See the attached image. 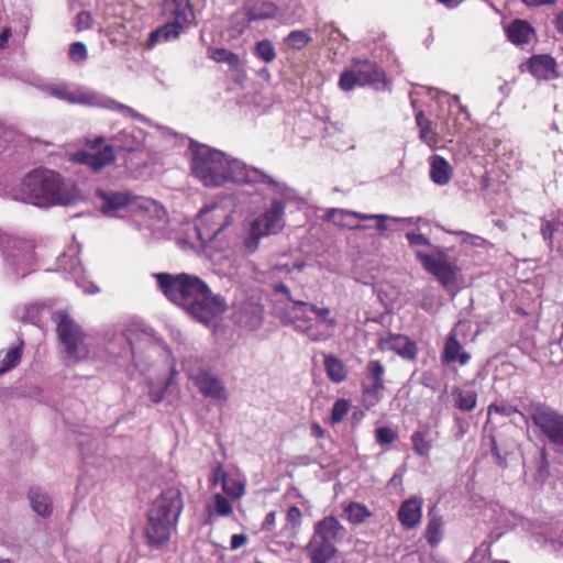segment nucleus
<instances>
[{
    "label": "nucleus",
    "mask_w": 563,
    "mask_h": 563,
    "mask_svg": "<svg viewBox=\"0 0 563 563\" xmlns=\"http://www.w3.org/2000/svg\"><path fill=\"white\" fill-rule=\"evenodd\" d=\"M154 277L168 300L205 325H213L228 309L224 297L212 294L207 283L198 276L186 273H157Z\"/></svg>",
    "instance_id": "1"
},
{
    "label": "nucleus",
    "mask_w": 563,
    "mask_h": 563,
    "mask_svg": "<svg viewBox=\"0 0 563 563\" xmlns=\"http://www.w3.org/2000/svg\"><path fill=\"white\" fill-rule=\"evenodd\" d=\"M2 196L43 209L56 206L69 207L76 205L81 198L73 179L45 167L32 169L18 185L5 186L2 189Z\"/></svg>",
    "instance_id": "2"
},
{
    "label": "nucleus",
    "mask_w": 563,
    "mask_h": 563,
    "mask_svg": "<svg viewBox=\"0 0 563 563\" xmlns=\"http://www.w3.org/2000/svg\"><path fill=\"white\" fill-rule=\"evenodd\" d=\"M190 169L205 187L218 188L228 183L253 185L265 179L263 170L209 145L190 140Z\"/></svg>",
    "instance_id": "3"
},
{
    "label": "nucleus",
    "mask_w": 563,
    "mask_h": 563,
    "mask_svg": "<svg viewBox=\"0 0 563 563\" xmlns=\"http://www.w3.org/2000/svg\"><path fill=\"white\" fill-rule=\"evenodd\" d=\"M96 199L103 216L130 218L132 225L139 231L152 232L155 228L154 222L165 217V210L158 202L126 190L98 188Z\"/></svg>",
    "instance_id": "4"
},
{
    "label": "nucleus",
    "mask_w": 563,
    "mask_h": 563,
    "mask_svg": "<svg viewBox=\"0 0 563 563\" xmlns=\"http://www.w3.org/2000/svg\"><path fill=\"white\" fill-rule=\"evenodd\" d=\"M265 179L258 180L252 186H267L274 195L271 203L264 211L256 216L249 224L246 235L243 239V251L253 254L257 251L263 238L279 233L286 224L285 209L287 203L297 199V194L286 184L275 180L263 172Z\"/></svg>",
    "instance_id": "5"
},
{
    "label": "nucleus",
    "mask_w": 563,
    "mask_h": 563,
    "mask_svg": "<svg viewBox=\"0 0 563 563\" xmlns=\"http://www.w3.org/2000/svg\"><path fill=\"white\" fill-rule=\"evenodd\" d=\"M485 511V516L499 530L497 537L509 529L521 527L540 548L558 556H563V519L550 522L530 520L498 503L489 504Z\"/></svg>",
    "instance_id": "6"
},
{
    "label": "nucleus",
    "mask_w": 563,
    "mask_h": 563,
    "mask_svg": "<svg viewBox=\"0 0 563 563\" xmlns=\"http://www.w3.org/2000/svg\"><path fill=\"white\" fill-rule=\"evenodd\" d=\"M274 295H282L291 303L289 313L291 324L297 333H300L311 342L323 343L334 335L338 321L331 316L328 307H318L306 300L295 299L290 289L284 283H273Z\"/></svg>",
    "instance_id": "7"
},
{
    "label": "nucleus",
    "mask_w": 563,
    "mask_h": 563,
    "mask_svg": "<svg viewBox=\"0 0 563 563\" xmlns=\"http://www.w3.org/2000/svg\"><path fill=\"white\" fill-rule=\"evenodd\" d=\"M183 509L184 500L177 487L166 488L155 498L148 509L144 528L145 541L150 548L159 550L169 542Z\"/></svg>",
    "instance_id": "8"
},
{
    "label": "nucleus",
    "mask_w": 563,
    "mask_h": 563,
    "mask_svg": "<svg viewBox=\"0 0 563 563\" xmlns=\"http://www.w3.org/2000/svg\"><path fill=\"white\" fill-rule=\"evenodd\" d=\"M40 89L45 95L65 101L69 104H81L107 109L119 113L125 119H133L148 126L161 129L158 124L154 123L150 118L141 114L130 106L121 103L104 93L86 87L71 89V86L67 82H46L42 84Z\"/></svg>",
    "instance_id": "9"
},
{
    "label": "nucleus",
    "mask_w": 563,
    "mask_h": 563,
    "mask_svg": "<svg viewBox=\"0 0 563 563\" xmlns=\"http://www.w3.org/2000/svg\"><path fill=\"white\" fill-rule=\"evenodd\" d=\"M52 314L53 321L56 323L57 334L65 347L67 361L75 364L89 354L84 341V333L80 327L63 310L51 312L49 308L40 302L25 306L22 321L35 325H40L47 314Z\"/></svg>",
    "instance_id": "10"
},
{
    "label": "nucleus",
    "mask_w": 563,
    "mask_h": 563,
    "mask_svg": "<svg viewBox=\"0 0 563 563\" xmlns=\"http://www.w3.org/2000/svg\"><path fill=\"white\" fill-rule=\"evenodd\" d=\"M33 244L30 241L0 232V252L5 274L22 278L35 269Z\"/></svg>",
    "instance_id": "11"
},
{
    "label": "nucleus",
    "mask_w": 563,
    "mask_h": 563,
    "mask_svg": "<svg viewBox=\"0 0 563 563\" xmlns=\"http://www.w3.org/2000/svg\"><path fill=\"white\" fill-rule=\"evenodd\" d=\"M233 210L222 202L205 205L196 218V231L201 243L214 240L225 228L232 223Z\"/></svg>",
    "instance_id": "12"
},
{
    "label": "nucleus",
    "mask_w": 563,
    "mask_h": 563,
    "mask_svg": "<svg viewBox=\"0 0 563 563\" xmlns=\"http://www.w3.org/2000/svg\"><path fill=\"white\" fill-rule=\"evenodd\" d=\"M385 74L376 63L354 58L351 66L341 73L339 87L344 91H351L356 86H376L383 82Z\"/></svg>",
    "instance_id": "13"
},
{
    "label": "nucleus",
    "mask_w": 563,
    "mask_h": 563,
    "mask_svg": "<svg viewBox=\"0 0 563 563\" xmlns=\"http://www.w3.org/2000/svg\"><path fill=\"white\" fill-rule=\"evenodd\" d=\"M532 422L558 451L563 452V415L544 404L532 407Z\"/></svg>",
    "instance_id": "14"
},
{
    "label": "nucleus",
    "mask_w": 563,
    "mask_h": 563,
    "mask_svg": "<svg viewBox=\"0 0 563 563\" xmlns=\"http://www.w3.org/2000/svg\"><path fill=\"white\" fill-rule=\"evenodd\" d=\"M80 252L79 243L74 239L73 242L56 260V271L64 272L66 278H71L76 285L86 294H95L98 288L85 277V269L78 260Z\"/></svg>",
    "instance_id": "15"
},
{
    "label": "nucleus",
    "mask_w": 563,
    "mask_h": 563,
    "mask_svg": "<svg viewBox=\"0 0 563 563\" xmlns=\"http://www.w3.org/2000/svg\"><path fill=\"white\" fill-rule=\"evenodd\" d=\"M188 378L198 388L205 398L214 399L221 402L228 400L227 388L223 380L210 369L191 366L189 362L185 365Z\"/></svg>",
    "instance_id": "16"
},
{
    "label": "nucleus",
    "mask_w": 563,
    "mask_h": 563,
    "mask_svg": "<svg viewBox=\"0 0 563 563\" xmlns=\"http://www.w3.org/2000/svg\"><path fill=\"white\" fill-rule=\"evenodd\" d=\"M415 255L423 268L433 275L444 287L455 282L456 266L449 263L442 256H433L418 250L415 252Z\"/></svg>",
    "instance_id": "17"
},
{
    "label": "nucleus",
    "mask_w": 563,
    "mask_h": 563,
    "mask_svg": "<svg viewBox=\"0 0 563 563\" xmlns=\"http://www.w3.org/2000/svg\"><path fill=\"white\" fill-rule=\"evenodd\" d=\"M385 367L380 361L372 360L365 367V378L361 383V389L365 397L371 399V405L374 406L380 400V391L384 386Z\"/></svg>",
    "instance_id": "18"
},
{
    "label": "nucleus",
    "mask_w": 563,
    "mask_h": 563,
    "mask_svg": "<svg viewBox=\"0 0 563 563\" xmlns=\"http://www.w3.org/2000/svg\"><path fill=\"white\" fill-rule=\"evenodd\" d=\"M278 8L271 0H252L244 5V10L242 13V18L245 21L242 25L234 24V27L238 33H242L245 27L254 22L274 19L277 15ZM240 15H235L233 23Z\"/></svg>",
    "instance_id": "19"
},
{
    "label": "nucleus",
    "mask_w": 563,
    "mask_h": 563,
    "mask_svg": "<svg viewBox=\"0 0 563 563\" xmlns=\"http://www.w3.org/2000/svg\"><path fill=\"white\" fill-rule=\"evenodd\" d=\"M382 351H390L407 361H413L418 354L417 343L404 334L389 333L378 340Z\"/></svg>",
    "instance_id": "20"
},
{
    "label": "nucleus",
    "mask_w": 563,
    "mask_h": 563,
    "mask_svg": "<svg viewBox=\"0 0 563 563\" xmlns=\"http://www.w3.org/2000/svg\"><path fill=\"white\" fill-rule=\"evenodd\" d=\"M113 150L123 151L128 153L140 152L145 142V132L141 129L130 126L120 130L118 133L110 137Z\"/></svg>",
    "instance_id": "21"
},
{
    "label": "nucleus",
    "mask_w": 563,
    "mask_h": 563,
    "mask_svg": "<svg viewBox=\"0 0 563 563\" xmlns=\"http://www.w3.org/2000/svg\"><path fill=\"white\" fill-rule=\"evenodd\" d=\"M71 161L80 165H86L92 172L98 173L115 161V154L113 146H104L96 153L78 151L71 155Z\"/></svg>",
    "instance_id": "22"
},
{
    "label": "nucleus",
    "mask_w": 563,
    "mask_h": 563,
    "mask_svg": "<svg viewBox=\"0 0 563 563\" xmlns=\"http://www.w3.org/2000/svg\"><path fill=\"white\" fill-rule=\"evenodd\" d=\"M423 499L420 496H412L405 499L397 511V518L406 530L417 528L422 519Z\"/></svg>",
    "instance_id": "23"
},
{
    "label": "nucleus",
    "mask_w": 563,
    "mask_h": 563,
    "mask_svg": "<svg viewBox=\"0 0 563 563\" xmlns=\"http://www.w3.org/2000/svg\"><path fill=\"white\" fill-rule=\"evenodd\" d=\"M471 360V354L463 351L462 344L457 340V334L454 330L450 332L444 343L443 352L441 355L442 364L449 365L457 362L460 365H466Z\"/></svg>",
    "instance_id": "24"
},
{
    "label": "nucleus",
    "mask_w": 563,
    "mask_h": 563,
    "mask_svg": "<svg viewBox=\"0 0 563 563\" xmlns=\"http://www.w3.org/2000/svg\"><path fill=\"white\" fill-rule=\"evenodd\" d=\"M164 10L173 16L170 22H177L183 30L195 21L189 0H164Z\"/></svg>",
    "instance_id": "25"
},
{
    "label": "nucleus",
    "mask_w": 563,
    "mask_h": 563,
    "mask_svg": "<svg viewBox=\"0 0 563 563\" xmlns=\"http://www.w3.org/2000/svg\"><path fill=\"white\" fill-rule=\"evenodd\" d=\"M313 534L335 545L338 540L345 534V528L335 517L327 516L314 523Z\"/></svg>",
    "instance_id": "26"
},
{
    "label": "nucleus",
    "mask_w": 563,
    "mask_h": 563,
    "mask_svg": "<svg viewBox=\"0 0 563 563\" xmlns=\"http://www.w3.org/2000/svg\"><path fill=\"white\" fill-rule=\"evenodd\" d=\"M221 482V487L224 494L234 499H240L245 493V484L240 479L230 476L224 472L221 465H218L211 476V483L216 485Z\"/></svg>",
    "instance_id": "27"
},
{
    "label": "nucleus",
    "mask_w": 563,
    "mask_h": 563,
    "mask_svg": "<svg viewBox=\"0 0 563 563\" xmlns=\"http://www.w3.org/2000/svg\"><path fill=\"white\" fill-rule=\"evenodd\" d=\"M183 31L177 22H166L150 33L145 46L147 49H153L159 44L176 41Z\"/></svg>",
    "instance_id": "28"
},
{
    "label": "nucleus",
    "mask_w": 563,
    "mask_h": 563,
    "mask_svg": "<svg viewBox=\"0 0 563 563\" xmlns=\"http://www.w3.org/2000/svg\"><path fill=\"white\" fill-rule=\"evenodd\" d=\"M307 553L311 563H329L336 554V547L313 534L307 544Z\"/></svg>",
    "instance_id": "29"
},
{
    "label": "nucleus",
    "mask_w": 563,
    "mask_h": 563,
    "mask_svg": "<svg viewBox=\"0 0 563 563\" xmlns=\"http://www.w3.org/2000/svg\"><path fill=\"white\" fill-rule=\"evenodd\" d=\"M263 316L264 308L254 302L242 305L235 312L236 322L250 330H255L261 325Z\"/></svg>",
    "instance_id": "30"
},
{
    "label": "nucleus",
    "mask_w": 563,
    "mask_h": 563,
    "mask_svg": "<svg viewBox=\"0 0 563 563\" xmlns=\"http://www.w3.org/2000/svg\"><path fill=\"white\" fill-rule=\"evenodd\" d=\"M444 536V520L443 517L435 510L434 507L428 511V523L423 533L427 543L431 548H437Z\"/></svg>",
    "instance_id": "31"
},
{
    "label": "nucleus",
    "mask_w": 563,
    "mask_h": 563,
    "mask_svg": "<svg viewBox=\"0 0 563 563\" xmlns=\"http://www.w3.org/2000/svg\"><path fill=\"white\" fill-rule=\"evenodd\" d=\"M529 70L537 79L550 80L558 77L556 63L548 55H537L529 59Z\"/></svg>",
    "instance_id": "32"
},
{
    "label": "nucleus",
    "mask_w": 563,
    "mask_h": 563,
    "mask_svg": "<svg viewBox=\"0 0 563 563\" xmlns=\"http://www.w3.org/2000/svg\"><path fill=\"white\" fill-rule=\"evenodd\" d=\"M430 172L429 176L432 183L438 186H445L452 178V167L450 163L441 155H431L428 159Z\"/></svg>",
    "instance_id": "33"
},
{
    "label": "nucleus",
    "mask_w": 563,
    "mask_h": 563,
    "mask_svg": "<svg viewBox=\"0 0 563 563\" xmlns=\"http://www.w3.org/2000/svg\"><path fill=\"white\" fill-rule=\"evenodd\" d=\"M32 510L42 518H48L53 512L51 496L41 487H32L27 493Z\"/></svg>",
    "instance_id": "34"
},
{
    "label": "nucleus",
    "mask_w": 563,
    "mask_h": 563,
    "mask_svg": "<svg viewBox=\"0 0 563 563\" xmlns=\"http://www.w3.org/2000/svg\"><path fill=\"white\" fill-rule=\"evenodd\" d=\"M505 31L508 40L516 45L529 43L533 34L530 23L520 19L514 20Z\"/></svg>",
    "instance_id": "35"
},
{
    "label": "nucleus",
    "mask_w": 563,
    "mask_h": 563,
    "mask_svg": "<svg viewBox=\"0 0 563 563\" xmlns=\"http://www.w3.org/2000/svg\"><path fill=\"white\" fill-rule=\"evenodd\" d=\"M207 523H212L216 517H229L233 514L231 503L221 494H214L207 505Z\"/></svg>",
    "instance_id": "36"
},
{
    "label": "nucleus",
    "mask_w": 563,
    "mask_h": 563,
    "mask_svg": "<svg viewBox=\"0 0 563 563\" xmlns=\"http://www.w3.org/2000/svg\"><path fill=\"white\" fill-rule=\"evenodd\" d=\"M109 351L112 355L119 357L134 356V345L130 332L115 333L113 341L110 342Z\"/></svg>",
    "instance_id": "37"
},
{
    "label": "nucleus",
    "mask_w": 563,
    "mask_h": 563,
    "mask_svg": "<svg viewBox=\"0 0 563 563\" xmlns=\"http://www.w3.org/2000/svg\"><path fill=\"white\" fill-rule=\"evenodd\" d=\"M412 450L420 457H429L430 452L433 448V442L430 438L429 429L416 430L410 435Z\"/></svg>",
    "instance_id": "38"
},
{
    "label": "nucleus",
    "mask_w": 563,
    "mask_h": 563,
    "mask_svg": "<svg viewBox=\"0 0 563 563\" xmlns=\"http://www.w3.org/2000/svg\"><path fill=\"white\" fill-rule=\"evenodd\" d=\"M324 369L329 379L333 383H342L346 379L347 371L344 363L334 355L324 357Z\"/></svg>",
    "instance_id": "39"
},
{
    "label": "nucleus",
    "mask_w": 563,
    "mask_h": 563,
    "mask_svg": "<svg viewBox=\"0 0 563 563\" xmlns=\"http://www.w3.org/2000/svg\"><path fill=\"white\" fill-rule=\"evenodd\" d=\"M454 406L461 411L470 412L475 409L477 404V394L474 390H464L460 387L452 389Z\"/></svg>",
    "instance_id": "40"
},
{
    "label": "nucleus",
    "mask_w": 563,
    "mask_h": 563,
    "mask_svg": "<svg viewBox=\"0 0 563 563\" xmlns=\"http://www.w3.org/2000/svg\"><path fill=\"white\" fill-rule=\"evenodd\" d=\"M208 57L216 63L227 64L232 69H238L241 66L240 56L227 48L210 47L208 49Z\"/></svg>",
    "instance_id": "41"
},
{
    "label": "nucleus",
    "mask_w": 563,
    "mask_h": 563,
    "mask_svg": "<svg viewBox=\"0 0 563 563\" xmlns=\"http://www.w3.org/2000/svg\"><path fill=\"white\" fill-rule=\"evenodd\" d=\"M23 341L19 345L9 349L4 353H0V375L13 369L18 366L22 356Z\"/></svg>",
    "instance_id": "42"
},
{
    "label": "nucleus",
    "mask_w": 563,
    "mask_h": 563,
    "mask_svg": "<svg viewBox=\"0 0 563 563\" xmlns=\"http://www.w3.org/2000/svg\"><path fill=\"white\" fill-rule=\"evenodd\" d=\"M346 519L353 525H361L372 516L368 508L360 503L351 501L343 509Z\"/></svg>",
    "instance_id": "43"
},
{
    "label": "nucleus",
    "mask_w": 563,
    "mask_h": 563,
    "mask_svg": "<svg viewBox=\"0 0 563 563\" xmlns=\"http://www.w3.org/2000/svg\"><path fill=\"white\" fill-rule=\"evenodd\" d=\"M311 36L308 31L295 30L291 31L285 38V45L292 51H300L311 42Z\"/></svg>",
    "instance_id": "44"
},
{
    "label": "nucleus",
    "mask_w": 563,
    "mask_h": 563,
    "mask_svg": "<svg viewBox=\"0 0 563 563\" xmlns=\"http://www.w3.org/2000/svg\"><path fill=\"white\" fill-rule=\"evenodd\" d=\"M254 54L256 57H258L261 60H263L266 64L274 62L276 58L275 46L272 43V41H269V40L258 41L255 44Z\"/></svg>",
    "instance_id": "45"
},
{
    "label": "nucleus",
    "mask_w": 563,
    "mask_h": 563,
    "mask_svg": "<svg viewBox=\"0 0 563 563\" xmlns=\"http://www.w3.org/2000/svg\"><path fill=\"white\" fill-rule=\"evenodd\" d=\"M467 563H509L508 561H499L490 559V545L483 542L473 553Z\"/></svg>",
    "instance_id": "46"
},
{
    "label": "nucleus",
    "mask_w": 563,
    "mask_h": 563,
    "mask_svg": "<svg viewBox=\"0 0 563 563\" xmlns=\"http://www.w3.org/2000/svg\"><path fill=\"white\" fill-rule=\"evenodd\" d=\"M350 410V401L347 399H338L331 409L330 421L332 424L340 423Z\"/></svg>",
    "instance_id": "47"
},
{
    "label": "nucleus",
    "mask_w": 563,
    "mask_h": 563,
    "mask_svg": "<svg viewBox=\"0 0 563 563\" xmlns=\"http://www.w3.org/2000/svg\"><path fill=\"white\" fill-rule=\"evenodd\" d=\"M488 417L493 413L500 415L504 417H511L512 415H519L521 418H525V415L521 413L516 407L507 402L500 404H490L487 409Z\"/></svg>",
    "instance_id": "48"
},
{
    "label": "nucleus",
    "mask_w": 563,
    "mask_h": 563,
    "mask_svg": "<svg viewBox=\"0 0 563 563\" xmlns=\"http://www.w3.org/2000/svg\"><path fill=\"white\" fill-rule=\"evenodd\" d=\"M332 216H340L341 218H354L357 220H373L375 214L361 213L356 211H350L344 209H330L325 213V219H332Z\"/></svg>",
    "instance_id": "49"
},
{
    "label": "nucleus",
    "mask_w": 563,
    "mask_h": 563,
    "mask_svg": "<svg viewBox=\"0 0 563 563\" xmlns=\"http://www.w3.org/2000/svg\"><path fill=\"white\" fill-rule=\"evenodd\" d=\"M376 442L380 445H386L395 442L398 434L389 427H379L375 430Z\"/></svg>",
    "instance_id": "50"
},
{
    "label": "nucleus",
    "mask_w": 563,
    "mask_h": 563,
    "mask_svg": "<svg viewBox=\"0 0 563 563\" xmlns=\"http://www.w3.org/2000/svg\"><path fill=\"white\" fill-rule=\"evenodd\" d=\"M453 437L455 440L460 441L468 432L470 426L468 422L459 415L453 416Z\"/></svg>",
    "instance_id": "51"
},
{
    "label": "nucleus",
    "mask_w": 563,
    "mask_h": 563,
    "mask_svg": "<svg viewBox=\"0 0 563 563\" xmlns=\"http://www.w3.org/2000/svg\"><path fill=\"white\" fill-rule=\"evenodd\" d=\"M306 266V263L303 261H298L294 263L292 266H289L287 264H279L272 267L269 271V275L272 277L277 276L278 274H286L289 275L294 269L301 271Z\"/></svg>",
    "instance_id": "52"
},
{
    "label": "nucleus",
    "mask_w": 563,
    "mask_h": 563,
    "mask_svg": "<svg viewBox=\"0 0 563 563\" xmlns=\"http://www.w3.org/2000/svg\"><path fill=\"white\" fill-rule=\"evenodd\" d=\"M69 58L74 62H82L87 58L86 45L81 42H75L69 48Z\"/></svg>",
    "instance_id": "53"
},
{
    "label": "nucleus",
    "mask_w": 563,
    "mask_h": 563,
    "mask_svg": "<svg viewBox=\"0 0 563 563\" xmlns=\"http://www.w3.org/2000/svg\"><path fill=\"white\" fill-rule=\"evenodd\" d=\"M287 523L291 526V529L296 532L301 526V511L297 506H290L286 515Z\"/></svg>",
    "instance_id": "54"
},
{
    "label": "nucleus",
    "mask_w": 563,
    "mask_h": 563,
    "mask_svg": "<svg viewBox=\"0 0 563 563\" xmlns=\"http://www.w3.org/2000/svg\"><path fill=\"white\" fill-rule=\"evenodd\" d=\"M354 218H341L340 216H332V219H327L328 221H332L335 225L349 228V229H357L365 230L366 225L357 224L353 221Z\"/></svg>",
    "instance_id": "55"
},
{
    "label": "nucleus",
    "mask_w": 563,
    "mask_h": 563,
    "mask_svg": "<svg viewBox=\"0 0 563 563\" xmlns=\"http://www.w3.org/2000/svg\"><path fill=\"white\" fill-rule=\"evenodd\" d=\"M406 239L408 241V244L411 247H415V246H430L431 245L430 240L427 236H424L423 234H420V233L408 232V233H406Z\"/></svg>",
    "instance_id": "56"
},
{
    "label": "nucleus",
    "mask_w": 563,
    "mask_h": 563,
    "mask_svg": "<svg viewBox=\"0 0 563 563\" xmlns=\"http://www.w3.org/2000/svg\"><path fill=\"white\" fill-rule=\"evenodd\" d=\"M420 140L430 147L438 144V134L432 130L431 125L422 126L420 130Z\"/></svg>",
    "instance_id": "57"
},
{
    "label": "nucleus",
    "mask_w": 563,
    "mask_h": 563,
    "mask_svg": "<svg viewBox=\"0 0 563 563\" xmlns=\"http://www.w3.org/2000/svg\"><path fill=\"white\" fill-rule=\"evenodd\" d=\"M560 224L561 223L559 220L544 221L541 225V233L543 235V239L551 240L553 238V234L559 230Z\"/></svg>",
    "instance_id": "58"
},
{
    "label": "nucleus",
    "mask_w": 563,
    "mask_h": 563,
    "mask_svg": "<svg viewBox=\"0 0 563 563\" xmlns=\"http://www.w3.org/2000/svg\"><path fill=\"white\" fill-rule=\"evenodd\" d=\"M420 383L431 389L432 391H435L439 387V382L434 375V373L430 371H426L421 374Z\"/></svg>",
    "instance_id": "59"
},
{
    "label": "nucleus",
    "mask_w": 563,
    "mask_h": 563,
    "mask_svg": "<svg viewBox=\"0 0 563 563\" xmlns=\"http://www.w3.org/2000/svg\"><path fill=\"white\" fill-rule=\"evenodd\" d=\"M166 388H167V386L158 387V386H155L154 384H151L150 390H148L151 400L154 404H159L164 399Z\"/></svg>",
    "instance_id": "60"
},
{
    "label": "nucleus",
    "mask_w": 563,
    "mask_h": 563,
    "mask_svg": "<svg viewBox=\"0 0 563 563\" xmlns=\"http://www.w3.org/2000/svg\"><path fill=\"white\" fill-rule=\"evenodd\" d=\"M316 33H318L322 36L329 35V37H333L334 35H336L338 37L341 36L340 30L330 24H324L320 27H317Z\"/></svg>",
    "instance_id": "61"
},
{
    "label": "nucleus",
    "mask_w": 563,
    "mask_h": 563,
    "mask_svg": "<svg viewBox=\"0 0 563 563\" xmlns=\"http://www.w3.org/2000/svg\"><path fill=\"white\" fill-rule=\"evenodd\" d=\"M77 25L80 30L89 29L91 24V15L87 11H81L76 16Z\"/></svg>",
    "instance_id": "62"
},
{
    "label": "nucleus",
    "mask_w": 563,
    "mask_h": 563,
    "mask_svg": "<svg viewBox=\"0 0 563 563\" xmlns=\"http://www.w3.org/2000/svg\"><path fill=\"white\" fill-rule=\"evenodd\" d=\"M391 221L405 225H418L423 219L421 217H395L391 218Z\"/></svg>",
    "instance_id": "63"
},
{
    "label": "nucleus",
    "mask_w": 563,
    "mask_h": 563,
    "mask_svg": "<svg viewBox=\"0 0 563 563\" xmlns=\"http://www.w3.org/2000/svg\"><path fill=\"white\" fill-rule=\"evenodd\" d=\"M247 541V537L245 534H233L231 537L230 547L232 550H236L241 548Z\"/></svg>",
    "instance_id": "64"
}]
</instances>
